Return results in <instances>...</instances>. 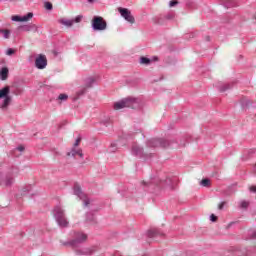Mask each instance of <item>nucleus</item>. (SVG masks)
<instances>
[{
  "instance_id": "obj_35",
  "label": "nucleus",
  "mask_w": 256,
  "mask_h": 256,
  "mask_svg": "<svg viewBox=\"0 0 256 256\" xmlns=\"http://www.w3.org/2000/svg\"><path fill=\"white\" fill-rule=\"evenodd\" d=\"M11 20L21 23V16L20 15H14V16H12Z\"/></svg>"
},
{
  "instance_id": "obj_9",
  "label": "nucleus",
  "mask_w": 256,
  "mask_h": 256,
  "mask_svg": "<svg viewBox=\"0 0 256 256\" xmlns=\"http://www.w3.org/2000/svg\"><path fill=\"white\" fill-rule=\"evenodd\" d=\"M73 189H74V195H76V197H78L81 201H83L84 207H87L89 203H91V200H89V197H87V194L83 192V190L81 189V186L76 183L74 184Z\"/></svg>"
},
{
  "instance_id": "obj_27",
  "label": "nucleus",
  "mask_w": 256,
  "mask_h": 256,
  "mask_svg": "<svg viewBox=\"0 0 256 256\" xmlns=\"http://www.w3.org/2000/svg\"><path fill=\"white\" fill-rule=\"evenodd\" d=\"M200 185L202 187H211V180L209 178H204L201 180Z\"/></svg>"
},
{
  "instance_id": "obj_30",
  "label": "nucleus",
  "mask_w": 256,
  "mask_h": 256,
  "mask_svg": "<svg viewBox=\"0 0 256 256\" xmlns=\"http://www.w3.org/2000/svg\"><path fill=\"white\" fill-rule=\"evenodd\" d=\"M44 7L47 11H53V4L51 2H45Z\"/></svg>"
},
{
  "instance_id": "obj_26",
  "label": "nucleus",
  "mask_w": 256,
  "mask_h": 256,
  "mask_svg": "<svg viewBox=\"0 0 256 256\" xmlns=\"http://www.w3.org/2000/svg\"><path fill=\"white\" fill-rule=\"evenodd\" d=\"M29 19H33L32 12H28L26 15L21 16V23H25V22L29 21Z\"/></svg>"
},
{
  "instance_id": "obj_4",
  "label": "nucleus",
  "mask_w": 256,
  "mask_h": 256,
  "mask_svg": "<svg viewBox=\"0 0 256 256\" xmlns=\"http://www.w3.org/2000/svg\"><path fill=\"white\" fill-rule=\"evenodd\" d=\"M72 237V240L63 242L62 245L64 247H72V249H77V247L83 245V243L87 241V234L83 232H74Z\"/></svg>"
},
{
  "instance_id": "obj_1",
  "label": "nucleus",
  "mask_w": 256,
  "mask_h": 256,
  "mask_svg": "<svg viewBox=\"0 0 256 256\" xmlns=\"http://www.w3.org/2000/svg\"><path fill=\"white\" fill-rule=\"evenodd\" d=\"M142 186L145 191L149 193H159L161 189L168 187L170 191H175V185H173V180L171 178H166L161 180L159 177H151L149 181H142Z\"/></svg>"
},
{
  "instance_id": "obj_28",
  "label": "nucleus",
  "mask_w": 256,
  "mask_h": 256,
  "mask_svg": "<svg viewBox=\"0 0 256 256\" xmlns=\"http://www.w3.org/2000/svg\"><path fill=\"white\" fill-rule=\"evenodd\" d=\"M79 150L75 149V146L72 147L70 152H67V157H75L76 155H78Z\"/></svg>"
},
{
  "instance_id": "obj_23",
  "label": "nucleus",
  "mask_w": 256,
  "mask_h": 256,
  "mask_svg": "<svg viewBox=\"0 0 256 256\" xmlns=\"http://www.w3.org/2000/svg\"><path fill=\"white\" fill-rule=\"evenodd\" d=\"M87 93V88H81L80 90H78L76 92V97H74V101H77V99H79V97H83V95Z\"/></svg>"
},
{
  "instance_id": "obj_14",
  "label": "nucleus",
  "mask_w": 256,
  "mask_h": 256,
  "mask_svg": "<svg viewBox=\"0 0 256 256\" xmlns=\"http://www.w3.org/2000/svg\"><path fill=\"white\" fill-rule=\"evenodd\" d=\"M8 78H9V68L2 67L0 69V79H1V81H7Z\"/></svg>"
},
{
  "instance_id": "obj_24",
  "label": "nucleus",
  "mask_w": 256,
  "mask_h": 256,
  "mask_svg": "<svg viewBox=\"0 0 256 256\" xmlns=\"http://www.w3.org/2000/svg\"><path fill=\"white\" fill-rule=\"evenodd\" d=\"M240 103H241L243 109H245V107H251V105H252L251 100H249L247 98H242L240 100Z\"/></svg>"
},
{
  "instance_id": "obj_42",
  "label": "nucleus",
  "mask_w": 256,
  "mask_h": 256,
  "mask_svg": "<svg viewBox=\"0 0 256 256\" xmlns=\"http://www.w3.org/2000/svg\"><path fill=\"white\" fill-rule=\"evenodd\" d=\"M77 155L79 156L80 159H83V150L79 149Z\"/></svg>"
},
{
  "instance_id": "obj_49",
  "label": "nucleus",
  "mask_w": 256,
  "mask_h": 256,
  "mask_svg": "<svg viewBox=\"0 0 256 256\" xmlns=\"http://www.w3.org/2000/svg\"><path fill=\"white\" fill-rule=\"evenodd\" d=\"M250 153H254V151H253V150H251V151H250Z\"/></svg>"
},
{
  "instance_id": "obj_13",
  "label": "nucleus",
  "mask_w": 256,
  "mask_h": 256,
  "mask_svg": "<svg viewBox=\"0 0 256 256\" xmlns=\"http://www.w3.org/2000/svg\"><path fill=\"white\" fill-rule=\"evenodd\" d=\"M37 25L35 24H26V25H21L18 27V31H24L26 33H29L33 31L34 33H37Z\"/></svg>"
},
{
  "instance_id": "obj_17",
  "label": "nucleus",
  "mask_w": 256,
  "mask_h": 256,
  "mask_svg": "<svg viewBox=\"0 0 256 256\" xmlns=\"http://www.w3.org/2000/svg\"><path fill=\"white\" fill-rule=\"evenodd\" d=\"M157 235H163L159 229H150L147 231V237L152 239V237H157Z\"/></svg>"
},
{
  "instance_id": "obj_45",
  "label": "nucleus",
  "mask_w": 256,
  "mask_h": 256,
  "mask_svg": "<svg viewBox=\"0 0 256 256\" xmlns=\"http://www.w3.org/2000/svg\"><path fill=\"white\" fill-rule=\"evenodd\" d=\"M16 149L17 151H23L25 149V146H18Z\"/></svg>"
},
{
  "instance_id": "obj_15",
  "label": "nucleus",
  "mask_w": 256,
  "mask_h": 256,
  "mask_svg": "<svg viewBox=\"0 0 256 256\" xmlns=\"http://www.w3.org/2000/svg\"><path fill=\"white\" fill-rule=\"evenodd\" d=\"M222 5L226 9H231V7H237V1H235V0H222Z\"/></svg>"
},
{
  "instance_id": "obj_18",
  "label": "nucleus",
  "mask_w": 256,
  "mask_h": 256,
  "mask_svg": "<svg viewBox=\"0 0 256 256\" xmlns=\"http://www.w3.org/2000/svg\"><path fill=\"white\" fill-rule=\"evenodd\" d=\"M233 85H235V83L232 82V83H228L223 86H220L219 87L220 93H225V91H228V89H233Z\"/></svg>"
},
{
  "instance_id": "obj_40",
  "label": "nucleus",
  "mask_w": 256,
  "mask_h": 256,
  "mask_svg": "<svg viewBox=\"0 0 256 256\" xmlns=\"http://www.w3.org/2000/svg\"><path fill=\"white\" fill-rule=\"evenodd\" d=\"M79 143H81V137H78L73 145V147H79Z\"/></svg>"
},
{
  "instance_id": "obj_8",
  "label": "nucleus",
  "mask_w": 256,
  "mask_h": 256,
  "mask_svg": "<svg viewBox=\"0 0 256 256\" xmlns=\"http://www.w3.org/2000/svg\"><path fill=\"white\" fill-rule=\"evenodd\" d=\"M131 154L134 157H138L139 159H149L152 156V154L145 153V150L143 149V147H141L137 144H134L132 146Z\"/></svg>"
},
{
  "instance_id": "obj_16",
  "label": "nucleus",
  "mask_w": 256,
  "mask_h": 256,
  "mask_svg": "<svg viewBox=\"0 0 256 256\" xmlns=\"http://www.w3.org/2000/svg\"><path fill=\"white\" fill-rule=\"evenodd\" d=\"M58 23H60V25H64L65 27H73V21L72 19H66V18H60L58 19Z\"/></svg>"
},
{
  "instance_id": "obj_31",
  "label": "nucleus",
  "mask_w": 256,
  "mask_h": 256,
  "mask_svg": "<svg viewBox=\"0 0 256 256\" xmlns=\"http://www.w3.org/2000/svg\"><path fill=\"white\" fill-rule=\"evenodd\" d=\"M248 207H249V202H247L245 200L241 201V203H240L241 209H247Z\"/></svg>"
},
{
  "instance_id": "obj_32",
  "label": "nucleus",
  "mask_w": 256,
  "mask_h": 256,
  "mask_svg": "<svg viewBox=\"0 0 256 256\" xmlns=\"http://www.w3.org/2000/svg\"><path fill=\"white\" fill-rule=\"evenodd\" d=\"M83 19V16L82 15H78L75 17V19H72L73 21V24L74 23H81V20Z\"/></svg>"
},
{
  "instance_id": "obj_41",
  "label": "nucleus",
  "mask_w": 256,
  "mask_h": 256,
  "mask_svg": "<svg viewBox=\"0 0 256 256\" xmlns=\"http://www.w3.org/2000/svg\"><path fill=\"white\" fill-rule=\"evenodd\" d=\"M227 202H221L219 205H218V209L221 211V210H223V207H225V204H226Z\"/></svg>"
},
{
  "instance_id": "obj_25",
  "label": "nucleus",
  "mask_w": 256,
  "mask_h": 256,
  "mask_svg": "<svg viewBox=\"0 0 256 256\" xmlns=\"http://www.w3.org/2000/svg\"><path fill=\"white\" fill-rule=\"evenodd\" d=\"M13 183H15V179L13 177L7 176L5 178V182H4L5 187H11V185H13Z\"/></svg>"
},
{
  "instance_id": "obj_20",
  "label": "nucleus",
  "mask_w": 256,
  "mask_h": 256,
  "mask_svg": "<svg viewBox=\"0 0 256 256\" xmlns=\"http://www.w3.org/2000/svg\"><path fill=\"white\" fill-rule=\"evenodd\" d=\"M0 35H3L4 39H9L11 36V30L0 28Z\"/></svg>"
},
{
  "instance_id": "obj_22",
  "label": "nucleus",
  "mask_w": 256,
  "mask_h": 256,
  "mask_svg": "<svg viewBox=\"0 0 256 256\" xmlns=\"http://www.w3.org/2000/svg\"><path fill=\"white\" fill-rule=\"evenodd\" d=\"M95 83V78L89 77L85 79V85L88 89H91L93 87V84Z\"/></svg>"
},
{
  "instance_id": "obj_19",
  "label": "nucleus",
  "mask_w": 256,
  "mask_h": 256,
  "mask_svg": "<svg viewBox=\"0 0 256 256\" xmlns=\"http://www.w3.org/2000/svg\"><path fill=\"white\" fill-rule=\"evenodd\" d=\"M86 221H87V223H96L95 214H93V212H87L86 213Z\"/></svg>"
},
{
  "instance_id": "obj_38",
  "label": "nucleus",
  "mask_w": 256,
  "mask_h": 256,
  "mask_svg": "<svg viewBox=\"0 0 256 256\" xmlns=\"http://www.w3.org/2000/svg\"><path fill=\"white\" fill-rule=\"evenodd\" d=\"M217 216L215 214H211L210 215V221H212V223H217Z\"/></svg>"
},
{
  "instance_id": "obj_21",
  "label": "nucleus",
  "mask_w": 256,
  "mask_h": 256,
  "mask_svg": "<svg viewBox=\"0 0 256 256\" xmlns=\"http://www.w3.org/2000/svg\"><path fill=\"white\" fill-rule=\"evenodd\" d=\"M151 59L145 56L140 57L139 63L140 65H151Z\"/></svg>"
},
{
  "instance_id": "obj_48",
  "label": "nucleus",
  "mask_w": 256,
  "mask_h": 256,
  "mask_svg": "<svg viewBox=\"0 0 256 256\" xmlns=\"http://www.w3.org/2000/svg\"><path fill=\"white\" fill-rule=\"evenodd\" d=\"M111 147H115V144H111Z\"/></svg>"
},
{
  "instance_id": "obj_10",
  "label": "nucleus",
  "mask_w": 256,
  "mask_h": 256,
  "mask_svg": "<svg viewBox=\"0 0 256 256\" xmlns=\"http://www.w3.org/2000/svg\"><path fill=\"white\" fill-rule=\"evenodd\" d=\"M118 12L120 13L121 17H123V19H125V21H127L128 23H131V25L135 23V17L131 15V10L119 7Z\"/></svg>"
},
{
  "instance_id": "obj_43",
  "label": "nucleus",
  "mask_w": 256,
  "mask_h": 256,
  "mask_svg": "<svg viewBox=\"0 0 256 256\" xmlns=\"http://www.w3.org/2000/svg\"><path fill=\"white\" fill-rule=\"evenodd\" d=\"M153 61H159V57L153 56V57L151 58V63H153Z\"/></svg>"
},
{
  "instance_id": "obj_3",
  "label": "nucleus",
  "mask_w": 256,
  "mask_h": 256,
  "mask_svg": "<svg viewBox=\"0 0 256 256\" xmlns=\"http://www.w3.org/2000/svg\"><path fill=\"white\" fill-rule=\"evenodd\" d=\"M125 107H128L129 109H140L141 100L139 98L127 97L120 100L119 102L114 103L115 111H119V109H125Z\"/></svg>"
},
{
  "instance_id": "obj_46",
  "label": "nucleus",
  "mask_w": 256,
  "mask_h": 256,
  "mask_svg": "<svg viewBox=\"0 0 256 256\" xmlns=\"http://www.w3.org/2000/svg\"><path fill=\"white\" fill-rule=\"evenodd\" d=\"M206 41H211V37L210 36H206Z\"/></svg>"
},
{
  "instance_id": "obj_44",
  "label": "nucleus",
  "mask_w": 256,
  "mask_h": 256,
  "mask_svg": "<svg viewBox=\"0 0 256 256\" xmlns=\"http://www.w3.org/2000/svg\"><path fill=\"white\" fill-rule=\"evenodd\" d=\"M250 191L251 193H256V186H251Z\"/></svg>"
},
{
  "instance_id": "obj_5",
  "label": "nucleus",
  "mask_w": 256,
  "mask_h": 256,
  "mask_svg": "<svg viewBox=\"0 0 256 256\" xmlns=\"http://www.w3.org/2000/svg\"><path fill=\"white\" fill-rule=\"evenodd\" d=\"M173 143L175 142L163 138H152L146 141V147H148L149 149H157V147L167 149L171 147Z\"/></svg>"
},
{
  "instance_id": "obj_36",
  "label": "nucleus",
  "mask_w": 256,
  "mask_h": 256,
  "mask_svg": "<svg viewBox=\"0 0 256 256\" xmlns=\"http://www.w3.org/2000/svg\"><path fill=\"white\" fill-rule=\"evenodd\" d=\"M175 5H179V0H171L169 2V7H175Z\"/></svg>"
},
{
  "instance_id": "obj_39",
  "label": "nucleus",
  "mask_w": 256,
  "mask_h": 256,
  "mask_svg": "<svg viewBox=\"0 0 256 256\" xmlns=\"http://www.w3.org/2000/svg\"><path fill=\"white\" fill-rule=\"evenodd\" d=\"M31 191V186H26L22 189V193H29Z\"/></svg>"
},
{
  "instance_id": "obj_2",
  "label": "nucleus",
  "mask_w": 256,
  "mask_h": 256,
  "mask_svg": "<svg viewBox=\"0 0 256 256\" xmlns=\"http://www.w3.org/2000/svg\"><path fill=\"white\" fill-rule=\"evenodd\" d=\"M53 217L60 229H67L69 227V219H67V214H65V209L61 205H57L53 208Z\"/></svg>"
},
{
  "instance_id": "obj_6",
  "label": "nucleus",
  "mask_w": 256,
  "mask_h": 256,
  "mask_svg": "<svg viewBox=\"0 0 256 256\" xmlns=\"http://www.w3.org/2000/svg\"><path fill=\"white\" fill-rule=\"evenodd\" d=\"M9 93H11V87L9 86H5L0 89V99H4L0 106V109H2V111H5V109H7L9 105H11L12 98Z\"/></svg>"
},
{
  "instance_id": "obj_47",
  "label": "nucleus",
  "mask_w": 256,
  "mask_h": 256,
  "mask_svg": "<svg viewBox=\"0 0 256 256\" xmlns=\"http://www.w3.org/2000/svg\"><path fill=\"white\" fill-rule=\"evenodd\" d=\"M88 3H95V0H88Z\"/></svg>"
},
{
  "instance_id": "obj_34",
  "label": "nucleus",
  "mask_w": 256,
  "mask_h": 256,
  "mask_svg": "<svg viewBox=\"0 0 256 256\" xmlns=\"http://www.w3.org/2000/svg\"><path fill=\"white\" fill-rule=\"evenodd\" d=\"M248 235H249L250 239H256V229L250 230Z\"/></svg>"
},
{
  "instance_id": "obj_7",
  "label": "nucleus",
  "mask_w": 256,
  "mask_h": 256,
  "mask_svg": "<svg viewBox=\"0 0 256 256\" xmlns=\"http://www.w3.org/2000/svg\"><path fill=\"white\" fill-rule=\"evenodd\" d=\"M93 31H105L107 29V21L101 16H94L92 19Z\"/></svg>"
},
{
  "instance_id": "obj_12",
  "label": "nucleus",
  "mask_w": 256,
  "mask_h": 256,
  "mask_svg": "<svg viewBox=\"0 0 256 256\" xmlns=\"http://www.w3.org/2000/svg\"><path fill=\"white\" fill-rule=\"evenodd\" d=\"M173 19H175V12H168L167 14L160 16L157 19V24L158 25H163V23H165L166 21H173Z\"/></svg>"
},
{
  "instance_id": "obj_29",
  "label": "nucleus",
  "mask_w": 256,
  "mask_h": 256,
  "mask_svg": "<svg viewBox=\"0 0 256 256\" xmlns=\"http://www.w3.org/2000/svg\"><path fill=\"white\" fill-rule=\"evenodd\" d=\"M58 101H67L69 99V95L67 94H59Z\"/></svg>"
},
{
  "instance_id": "obj_33",
  "label": "nucleus",
  "mask_w": 256,
  "mask_h": 256,
  "mask_svg": "<svg viewBox=\"0 0 256 256\" xmlns=\"http://www.w3.org/2000/svg\"><path fill=\"white\" fill-rule=\"evenodd\" d=\"M6 55H8L9 57H11V55H15V49L13 48H8L6 50Z\"/></svg>"
},
{
  "instance_id": "obj_37",
  "label": "nucleus",
  "mask_w": 256,
  "mask_h": 256,
  "mask_svg": "<svg viewBox=\"0 0 256 256\" xmlns=\"http://www.w3.org/2000/svg\"><path fill=\"white\" fill-rule=\"evenodd\" d=\"M13 95H21V93H23V90H21L20 88H17L15 90H12Z\"/></svg>"
},
{
  "instance_id": "obj_11",
  "label": "nucleus",
  "mask_w": 256,
  "mask_h": 256,
  "mask_svg": "<svg viewBox=\"0 0 256 256\" xmlns=\"http://www.w3.org/2000/svg\"><path fill=\"white\" fill-rule=\"evenodd\" d=\"M35 67L40 70L45 69L47 67V56L39 54L35 59Z\"/></svg>"
}]
</instances>
